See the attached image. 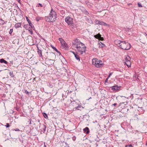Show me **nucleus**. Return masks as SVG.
<instances>
[{
  "mask_svg": "<svg viewBox=\"0 0 147 147\" xmlns=\"http://www.w3.org/2000/svg\"><path fill=\"white\" fill-rule=\"evenodd\" d=\"M57 18V15L56 12L52 9L49 13V16L48 17H45V20L48 22H53L55 21Z\"/></svg>",
  "mask_w": 147,
  "mask_h": 147,
  "instance_id": "nucleus-1",
  "label": "nucleus"
},
{
  "mask_svg": "<svg viewBox=\"0 0 147 147\" xmlns=\"http://www.w3.org/2000/svg\"><path fill=\"white\" fill-rule=\"evenodd\" d=\"M78 52L81 54H82L84 53H85L86 50V47L85 45L83 43V45H81V44L79 45L76 47Z\"/></svg>",
  "mask_w": 147,
  "mask_h": 147,
  "instance_id": "nucleus-2",
  "label": "nucleus"
},
{
  "mask_svg": "<svg viewBox=\"0 0 147 147\" xmlns=\"http://www.w3.org/2000/svg\"><path fill=\"white\" fill-rule=\"evenodd\" d=\"M131 48V45L128 42L123 41L122 42L121 44L120 48L125 50H128Z\"/></svg>",
  "mask_w": 147,
  "mask_h": 147,
  "instance_id": "nucleus-3",
  "label": "nucleus"
},
{
  "mask_svg": "<svg viewBox=\"0 0 147 147\" xmlns=\"http://www.w3.org/2000/svg\"><path fill=\"white\" fill-rule=\"evenodd\" d=\"M65 21L69 25H70L71 27L74 26V24L73 23L72 18L69 17H67L65 18Z\"/></svg>",
  "mask_w": 147,
  "mask_h": 147,
  "instance_id": "nucleus-4",
  "label": "nucleus"
},
{
  "mask_svg": "<svg viewBox=\"0 0 147 147\" xmlns=\"http://www.w3.org/2000/svg\"><path fill=\"white\" fill-rule=\"evenodd\" d=\"M59 40L60 41L62 47L65 49H68V47L67 44L65 42L64 40L62 38H59Z\"/></svg>",
  "mask_w": 147,
  "mask_h": 147,
  "instance_id": "nucleus-5",
  "label": "nucleus"
},
{
  "mask_svg": "<svg viewBox=\"0 0 147 147\" xmlns=\"http://www.w3.org/2000/svg\"><path fill=\"white\" fill-rule=\"evenodd\" d=\"M72 45H74L76 47L78 46L79 45L81 44L83 45V43L81 42L80 40L78 38H76L73 40L72 42Z\"/></svg>",
  "mask_w": 147,
  "mask_h": 147,
  "instance_id": "nucleus-6",
  "label": "nucleus"
},
{
  "mask_svg": "<svg viewBox=\"0 0 147 147\" xmlns=\"http://www.w3.org/2000/svg\"><path fill=\"white\" fill-rule=\"evenodd\" d=\"M125 64L127 66L129 67H131V63L130 62V57L128 55H127L125 58Z\"/></svg>",
  "mask_w": 147,
  "mask_h": 147,
  "instance_id": "nucleus-7",
  "label": "nucleus"
},
{
  "mask_svg": "<svg viewBox=\"0 0 147 147\" xmlns=\"http://www.w3.org/2000/svg\"><path fill=\"white\" fill-rule=\"evenodd\" d=\"M39 128L41 129L42 131H43L44 133L45 132L46 130V125H44L43 124L42 125L41 124H40Z\"/></svg>",
  "mask_w": 147,
  "mask_h": 147,
  "instance_id": "nucleus-8",
  "label": "nucleus"
},
{
  "mask_svg": "<svg viewBox=\"0 0 147 147\" xmlns=\"http://www.w3.org/2000/svg\"><path fill=\"white\" fill-rule=\"evenodd\" d=\"M111 89L113 91H117L119 89V87L117 85H115L112 86Z\"/></svg>",
  "mask_w": 147,
  "mask_h": 147,
  "instance_id": "nucleus-9",
  "label": "nucleus"
},
{
  "mask_svg": "<svg viewBox=\"0 0 147 147\" xmlns=\"http://www.w3.org/2000/svg\"><path fill=\"white\" fill-rule=\"evenodd\" d=\"M98 62V59H92V64L95 66L96 67L97 65V63Z\"/></svg>",
  "mask_w": 147,
  "mask_h": 147,
  "instance_id": "nucleus-10",
  "label": "nucleus"
},
{
  "mask_svg": "<svg viewBox=\"0 0 147 147\" xmlns=\"http://www.w3.org/2000/svg\"><path fill=\"white\" fill-rule=\"evenodd\" d=\"M123 41L116 40L115 42V43L116 45H117L118 46L120 47L121 44L122 42Z\"/></svg>",
  "mask_w": 147,
  "mask_h": 147,
  "instance_id": "nucleus-11",
  "label": "nucleus"
},
{
  "mask_svg": "<svg viewBox=\"0 0 147 147\" xmlns=\"http://www.w3.org/2000/svg\"><path fill=\"white\" fill-rule=\"evenodd\" d=\"M83 130L84 133L86 134H88L90 132L89 129L88 127H86L85 128H84Z\"/></svg>",
  "mask_w": 147,
  "mask_h": 147,
  "instance_id": "nucleus-12",
  "label": "nucleus"
},
{
  "mask_svg": "<svg viewBox=\"0 0 147 147\" xmlns=\"http://www.w3.org/2000/svg\"><path fill=\"white\" fill-rule=\"evenodd\" d=\"M72 53L74 54V56L76 59L77 60H78L79 61H80V57L78 55L77 53H76L72 51Z\"/></svg>",
  "mask_w": 147,
  "mask_h": 147,
  "instance_id": "nucleus-13",
  "label": "nucleus"
},
{
  "mask_svg": "<svg viewBox=\"0 0 147 147\" xmlns=\"http://www.w3.org/2000/svg\"><path fill=\"white\" fill-rule=\"evenodd\" d=\"M98 24L106 26L107 24L102 21H99Z\"/></svg>",
  "mask_w": 147,
  "mask_h": 147,
  "instance_id": "nucleus-14",
  "label": "nucleus"
},
{
  "mask_svg": "<svg viewBox=\"0 0 147 147\" xmlns=\"http://www.w3.org/2000/svg\"><path fill=\"white\" fill-rule=\"evenodd\" d=\"M37 50H38L37 52H38V53L40 57H42V55L41 50L40 49H39V47L38 46L37 47Z\"/></svg>",
  "mask_w": 147,
  "mask_h": 147,
  "instance_id": "nucleus-15",
  "label": "nucleus"
},
{
  "mask_svg": "<svg viewBox=\"0 0 147 147\" xmlns=\"http://www.w3.org/2000/svg\"><path fill=\"white\" fill-rule=\"evenodd\" d=\"M103 63H100V62H98V63H97L96 67H101L103 66Z\"/></svg>",
  "mask_w": 147,
  "mask_h": 147,
  "instance_id": "nucleus-16",
  "label": "nucleus"
},
{
  "mask_svg": "<svg viewBox=\"0 0 147 147\" xmlns=\"http://www.w3.org/2000/svg\"><path fill=\"white\" fill-rule=\"evenodd\" d=\"M30 26L28 24H26L24 25V28H26V29L28 30H30L31 29V28L30 27Z\"/></svg>",
  "mask_w": 147,
  "mask_h": 147,
  "instance_id": "nucleus-17",
  "label": "nucleus"
},
{
  "mask_svg": "<svg viewBox=\"0 0 147 147\" xmlns=\"http://www.w3.org/2000/svg\"><path fill=\"white\" fill-rule=\"evenodd\" d=\"M94 37L95 38L98 39H100L102 38L101 35L100 33H98L97 34L94 35Z\"/></svg>",
  "mask_w": 147,
  "mask_h": 147,
  "instance_id": "nucleus-18",
  "label": "nucleus"
},
{
  "mask_svg": "<svg viewBox=\"0 0 147 147\" xmlns=\"http://www.w3.org/2000/svg\"><path fill=\"white\" fill-rule=\"evenodd\" d=\"M0 62L1 63H4L6 64H7L8 63V62L6 61L5 60L3 59H0Z\"/></svg>",
  "mask_w": 147,
  "mask_h": 147,
  "instance_id": "nucleus-19",
  "label": "nucleus"
},
{
  "mask_svg": "<svg viewBox=\"0 0 147 147\" xmlns=\"http://www.w3.org/2000/svg\"><path fill=\"white\" fill-rule=\"evenodd\" d=\"M21 25V23H18L16 24L14 26V27L16 28H18L20 27Z\"/></svg>",
  "mask_w": 147,
  "mask_h": 147,
  "instance_id": "nucleus-20",
  "label": "nucleus"
},
{
  "mask_svg": "<svg viewBox=\"0 0 147 147\" xmlns=\"http://www.w3.org/2000/svg\"><path fill=\"white\" fill-rule=\"evenodd\" d=\"M82 12L85 13L86 15H87L88 14L87 11L84 8H83L82 9Z\"/></svg>",
  "mask_w": 147,
  "mask_h": 147,
  "instance_id": "nucleus-21",
  "label": "nucleus"
},
{
  "mask_svg": "<svg viewBox=\"0 0 147 147\" xmlns=\"http://www.w3.org/2000/svg\"><path fill=\"white\" fill-rule=\"evenodd\" d=\"M99 47L100 48H102L105 46V45L101 42H100V43H99Z\"/></svg>",
  "mask_w": 147,
  "mask_h": 147,
  "instance_id": "nucleus-22",
  "label": "nucleus"
},
{
  "mask_svg": "<svg viewBox=\"0 0 147 147\" xmlns=\"http://www.w3.org/2000/svg\"><path fill=\"white\" fill-rule=\"evenodd\" d=\"M26 19L27 21L29 23L28 25H29L30 26H32V24L31 22L29 19L27 17H26Z\"/></svg>",
  "mask_w": 147,
  "mask_h": 147,
  "instance_id": "nucleus-23",
  "label": "nucleus"
},
{
  "mask_svg": "<svg viewBox=\"0 0 147 147\" xmlns=\"http://www.w3.org/2000/svg\"><path fill=\"white\" fill-rule=\"evenodd\" d=\"M5 23L4 21L2 19H0V24H3Z\"/></svg>",
  "mask_w": 147,
  "mask_h": 147,
  "instance_id": "nucleus-24",
  "label": "nucleus"
},
{
  "mask_svg": "<svg viewBox=\"0 0 147 147\" xmlns=\"http://www.w3.org/2000/svg\"><path fill=\"white\" fill-rule=\"evenodd\" d=\"M9 74L10 76H11L12 77H13L14 76V75L13 74V71H10L9 72Z\"/></svg>",
  "mask_w": 147,
  "mask_h": 147,
  "instance_id": "nucleus-25",
  "label": "nucleus"
},
{
  "mask_svg": "<svg viewBox=\"0 0 147 147\" xmlns=\"http://www.w3.org/2000/svg\"><path fill=\"white\" fill-rule=\"evenodd\" d=\"M42 114L45 118H47V117H48L46 113H42Z\"/></svg>",
  "mask_w": 147,
  "mask_h": 147,
  "instance_id": "nucleus-26",
  "label": "nucleus"
},
{
  "mask_svg": "<svg viewBox=\"0 0 147 147\" xmlns=\"http://www.w3.org/2000/svg\"><path fill=\"white\" fill-rule=\"evenodd\" d=\"M52 47L54 50L55 51H56L58 53H60L58 51L57 49H56L55 47H54L53 46H52Z\"/></svg>",
  "mask_w": 147,
  "mask_h": 147,
  "instance_id": "nucleus-27",
  "label": "nucleus"
},
{
  "mask_svg": "<svg viewBox=\"0 0 147 147\" xmlns=\"http://www.w3.org/2000/svg\"><path fill=\"white\" fill-rule=\"evenodd\" d=\"M99 20H95L94 21V22L96 24H98Z\"/></svg>",
  "mask_w": 147,
  "mask_h": 147,
  "instance_id": "nucleus-28",
  "label": "nucleus"
},
{
  "mask_svg": "<svg viewBox=\"0 0 147 147\" xmlns=\"http://www.w3.org/2000/svg\"><path fill=\"white\" fill-rule=\"evenodd\" d=\"M138 7H142V5H141V4L140 3H138Z\"/></svg>",
  "mask_w": 147,
  "mask_h": 147,
  "instance_id": "nucleus-29",
  "label": "nucleus"
},
{
  "mask_svg": "<svg viewBox=\"0 0 147 147\" xmlns=\"http://www.w3.org/2000/svg\"><path fill=\"white\" fill-rule=\"evenodd\" d=\"M40 17H37L36 18V20L37 21H39L40 19Z\"/></svg>",
  "mask_w": 147,
  "mask_h": 147,
  "instance_id": "nucleus-30",
  "label": "nucleus"
},
{
  "mask_svg": "<svg viewBox=\"0 0 147 147\" xmlns=\"http://www.w3.org/2000/svg\"><path fill=\"white\" fill-rule=\"evenodd\" d=\"M5 126L7 127H10V125L8 123H7L6 125H5Z\"/></svg>",
  "mask_w": 147,
  "mask_h": 147,
  "instance_id": "nucleus-31",
  "label": "nucleus"
},
{
  "mask_svg": "<svg viewBox=\"0 0 147 147\" xmlns=\"http://www.w3.org/2000/svg\"><path fill=\"white\" fill-rule=\"evenodd\" d=\"M24 91H25V93L27 94H29V92L28 91L26 90H24Z\"/></svg>",
  "mask_w": 147,
  "mask_h": 147,
  "instance_id": "nucleus-32",
  "label": "nucleus"
},
{
  "mask_svg": "<svg viewBox=\"0 0 147 147\" xmlns=\"http://www.w3.org/2000/svg\"><path fill=\"white\" fill-rule=\"evenodd\" d=\"M13 29H10V31L9 32V33L10 34H11L12 33V32H13Z\"/></svg>",
  "mask_w": 147,
  "mask_h": 147,
  "instance_id": "nucleus-33",
  "label": "nucleus"
},
{
  "mask_svg": "<svg viewBox=\"0 0 147 147\" xmlns=\"http://www.w3.org/2000/svg\"><path fill=\"white\" fill-rule=\"evenodd\" d=\"M29 31L30 32V33L31 34H33V32L32 30L31 29H30V30H29Z\"/></svg>",
  "mask_w": 147,
  "mask_h": 147,
  "instance_id": "nucleus-34",
  "label": "nucleus"
},
{
  "mask_svg": "<svg viewBox=\"0 0 147 147\" xmlns=\"http://www.w3.org/2000/svg\"><path fill=\"white\" fill-rule=\"evenodd\" d=\"M49 61H51V63H52V64H53L54 63V60H52L51 59H49Z\"/></svg>",
  "mask_w": 147,
  "mask_h": 147,
  "instance_id": "nucleus-35",
  "label": "nucleus"
},
{
  "mask_svg": "<svg viewBox=\"0 0 147 147\" xmlns=\"http://www.w3.org/2000/svg\"><path fill=\"white\" fill-rule=\"evenodd\" d=\"M125 147H133V146L131 145L130 144L129 145L126 146Z\"/></svg>",
  "mask_w": 147,
  "mask_h": 147,
  "instance_id": "nucleus-36",
  "label": "nucleus"
},
{
  "mask_svg": "<svg viewBox=\"0 0 147 147\" xmlns=\"http://www.w3.org/2000/svg\"><path fill=\"white\" fill-rule=\"evenodd\" d=\"M112 72L110 73L108 77L109 78H110V77L112 75Z\"/></svg>",
  "mask_w": 147,
  "mask_h": 147,
  "instance_id": "nucleus-37",
  "label": "nucleus"
},
{
  "mask_svg": "<svg viewBox=\"0 0 147 147\" xmlns=\"http://www.w3.org/2000/svg\"><path fill=\"white\" fill-rule=\"evenodd\" d=\"M14 130H15L16 131H20V129H19L18 128H16L15 129H14Z\"/></svg>",
  "mask_w": 147,
  "mask_h": 147,
  "instance_id": "nucleus-38",
  "label": "nucleus"
},
{
  "mask_svg": "<svg viewBox=\"0 0 147 147\" xmlns=\"http://www.w3.org/2000/svg\"><path fill=\"white\" fill-rule=\"evenodd\" d=\"M109 78L108 77H107L105 80V82H107L108 81V79Z\"/></svg>",
  "mask_w": 147,
  "mask_h": 147,
  "instance_id": "nucleus-39",
  "label": "nucleus"
},
{
  "mask_svg": "<svg viewBox=\"0 0 147 147\" xmlns=\"http://www.w3.org/2000/svg\"><path fill=\"white\" fill-rule=\"evenodd\" d=\"M30 26L31 27L30 28H31V29H32V28L33 29L34 28V27L32 24V26Z\"/></svg>",
  "mask_w": 147,
  "mask_h": 147,
  "instance_id": "nucleus-40",
  "label": "nucleus"
},
{
  "mask_svg": "<svg viewBox=\"0 0 147 147\" xmlns=\"http://www.w3.org/2000/svg\"><path fill=\"white\" fill-rule=\"evenodd\" d=\"M38 5H39L41 7H42V5L40 4V3H38Z\"/></svg>",
  "mask_w": 147,
  "mask_h": 147,
  "instance_id": "nucleus-41",
  "label": "nucleus"
},
{
  "mask_svg": "<svg viewBox=\"0 0 147 147\" xmlns=\"http://www.w3.org/2000/svg\"><path fill=\"white\" fill-rule=\"evenodd\" d=\"M117 105V103H114V104H113V105L114 106H115Z\"/></svg>",
  "mask_w": 147,
  "mask_h": 147,
  "instance_id": "nucleus-42",
  "label": "nucleus"
},
{
  "mask_svg": "<svg viewBox=\"0 0 147 147\" xmlns=\"http://www.w3.org/2000/svg\"><path fill=\"white\" fill-rule=\"evenodd\" d=\"M98 61L100 62V63H102V61L101 60H98Z\"/></svg>",
  "mask_w": 147,
  "mask_h": 147,
  "instance_id": "nucleus-43",
  "label": "nucleus"
},
{
  "mask_svg": "<svg viewBox=\"0 0 147 147\" xmlns=\"http://www.w3.org/2000/svg\"><path fill=\"white\" fill-rule=\"evenodd\" d=\"M44 147H46V145H45V142H44Z\"/></svg>",
  "mask_w": 147,
  "mask_h": 147,
  "instance_id": "nucleus-44",
  "label": "nucleus"
},
{
  "mask_svg": "<svg viewBox=\"0 0 147 147\" xmlns=\"http://www.w3.org/2000/svg\"><path fill=\"white\" fill-rule=\"evenodd\" d=\"M80 107V106H78L77 107H76V109H78V108H79V107Z\"/></svg>",
  "mask_w": 147,
  "mask_h": 147,
  "instance_id": "nucleus-45",
  "label": "nucleus"
},
{
  "mask_svg": "<svg viewBox=\"0 0 147 147\" xmlns=\"http://www.w3.org/2000/svg\"><path fill=\"white\" fill-rule=\"evenodd\" d=\"M91 98V97H90L89 99H87V100H88L90 99Z\"/></svg>",
  "mask_w": 147,
  "mask_h": 147,
  "instance_id": "nucleus-46",
  "label": "nucleus"
},
{
  "mask_svg": "<svg viewBox=\"0 0 147 147\" xmlns=\"http://www.w3.org/2000/svg\"><path fill=\"white\" fill-rule=\"evenodd\" d=\"M30 124H31V121H30Z\"/></svg>",
  "mask_w": 147,
  "mask_h": 147,
  "instance_id": "nucleus-47",
  "label": "nucleus"
},
{
  "mask_svg": "<svg viewBox=\"0 0 147 147\" xmlns=\"http://www.w3.org/2000/svg\"><path fill=\"white\" fill-rule=\"evenodd\" d=\"M146 145L147 146V142H146Z\"/></svg>",
  "mask_w": 147,
  "mask_h": 147,
  "instance_id": "nucleus-48",
  "label": "nucleus"
},
{
  "mask_svg": "<svg viewBox=\"0 0 147 147\" xmlns=\"http://www.w3.org/2000/svg\"><path fill=\"white\" fill-rule=\"evenodd\" d=\"M146 35L147 36V34H146Z\"/></svg>",
  "mask_w": 147,
  "mask_h": 147,
  "instance_id": "nucleus-49",
  "label": "nucleus"
},
{
  "mask_svg": "<svg viewBox=\"0 0 147 147\" xmlns=\"http://www.w3.org/2000/svg\"><path fill=\"white\" fill-rule=\"evenodd\" d=\"M1 71V70H0V71Z\"/></svg>",
  "mask_w": 147,
  "mask_h": 147,
  "instance_id": "nucleus-50",
  "label": "nucleus"
}]
</instances>
